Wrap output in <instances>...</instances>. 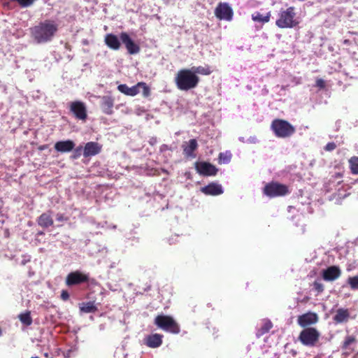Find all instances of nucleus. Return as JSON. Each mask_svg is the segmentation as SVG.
<instances>
[{"instance_id":"obj_2","label":"nucleus","mask_w":358,"mask_h":358,"mask_svg":"<svg viewBox=\"0 0 358 358\" xmlns=\"http://www.w3.org/2000/svg\"><path fill=\"white\" fill-rule=\"evenodd\" d=\"M175 82L179 90L187 91L198 85L199 78L197 75H194L189 69H184L177 73Z\"/></svg>"},{"instance_id":"obj_28","label":"nucleus","mask_w":358,"mask_h":358,"mask_svg":"<svg viewBox=\"0 0 358 358\" xmlns=\"http://www.w3.org/2000/svg\"><path fill=\"white\" fill-rule=\"evenodd\" d=\"M272 323L270 321H265L263 326L257 331V336L260 337L267 333L272 328Z\"/></svg>"},{"instance_id":"obj_17","label":"nucleus","mask_w":358,"mask_h":358,"mask_svg":"<svg viewBox=\"0 0 358 358\" xmlns=\"http://www.w3.org/2000/svg\"><path fill=\"white\" fill-rule=\"evenodd\" d=\"M201 191L206 195L217 196L223 193L221 185L212 182L201 189Z\"/></svg>"},{"instance_id":"obj_18","label":"nucleus","mask_w":358,"mask_h":358,"mask_svg":"<svg viewBox=\"0 0 358 358\" xmlns=\"http://www.w3.org/2000/svg\"><path fill=\"white\" fill-rule=\"evenodd\" d=\"M75 143L71 140L60 141L57 142L54 148L59 152H69L74 149Z\"/></svg>"},{"instance_id":"obj_31","label":"nucleus","mask_w":358,"mask_h":358,"mask_svg":"<svg viewBox=\"0 0 358 358\" xmlns=\"http://www.w3.org/2000/svg\"><path fill=\"white\" fill-rule=\"evenodd\" d=\"M19 317H20V320L22 322V323H23L27 326L31 324V323H32V320H31L29 313L21 314L19 316Z\"/></svg>"},{"instance_id":"obj_3","label":"nucleus","mask_w":358,"mask_h":358,"mask_svg":"<svg viewBox=\"0 0 358 358\" xmlns=\"http://www.w3.org/2000/svg\"><path fill=\"white\" fill-rule=\"evenodd\" d=\"M296 13L294 8L291 6L286 10H281L278 13V18L275 22L276 26L279 28H292L298 24L295 19Z\"/></svg>"},{"instance_id":"obj_42","label":"nucleus","mask_w":358,"mask_h":358,"mask_svg":"<svg viewBox=\"0 0 358 358\" xmlns=\"http://www.w3.org/2000/svg\"><path fill=\"white\" fill-rule=\"evenodd\" d=\"M44 356H45L46 358H49V355H48V353H47V352L44 354Z\"/></svg>"},{"instance_id":"obj_29","label":"nucleus","mask_w":358,"mask_h":358,"mask_svg":"<svg viewBox=\"0 0 358 358\" xmlns=\"http://www.w3.org/2000/svg\"><path fill=\"white\" fill-rule=\"evenodd\" d=\"M351 171L353 174H358V157H352L349 159Z\"/></svg>"},{"instance_id":"obj_21","label":"nucleus","mask_w":358,"mask_h":358,"mask_svg":"<svg viewBox=\"0 0 358 358\" xmlns=\"http://www.w3.org/2000/svg\"><path fill=\"white\" fill-rule=\"evenodd\" d=\"M38 224L39 226L47 228L53 224V220L50 212L41 214L38 218Z\"/></svg>"},{"instance_id":"obj_34","label":"nucleus","mask_w":358,"mask_h":358,"mask_svg":"<svg viewBox=\"0 0 358 358\" xmlns=\"http://www.w3.org/2000/svg\"><path fill=\"white\" fill-rule=\"evenodd\" d=\"M220 162L223 164H227L230 162L231 155L228 153H220Z\"/></svg>"},{"instance_id":"obj_44","label":"nucleus","mask_w":358,"mask_h":358,"mask_svg":"<svg viewBox=\"0 0 358 358\" xmlns=\"http://www.w3.org/2000/svg\"><path fill=\"white\" fill-rule=\"evenodd\" d=\"M31 358H38V357H31Z\"/></svg>"},{"instance_id":"obj_43","label":"nucleus","mask_w":358,"mask_h":358,"mask_svg":"<svg viewBox=\"0 0 358 358\" xmlns=\"http://www.w3.org/2000/svg\"><path fill=\"white\" fill-rule=\"evenodd\" d=\"M240 140H241V141H243V142L244 141H243V138H240Z\"/></svg>"},{"instance_id":"obj_30","label":"nucleus","mask_w":358,"mask_h":358,"mask_svg":"<svg viewBox=\"0 0 358 358\" xmlns=\"http://www.w3.org/2000/svg\"><path fill=\"white\" fill-rule=\"evenodd\" d=\"M356 342V339L353 336H348L343 344V349L348 350L350 348V346Z\"/></svg>"},{"instance_id":"obj_9","label":"nucleus","mask_w":358,"mask_h":358,"mask_svg":"<svg viewBox=\"0 0 358 358\" xmlns=\"http://www.w3.org/2000/svg\"><path fill=\"white\" fill-rule=\"evenodd\" d=\"M70 110L77 119L85 120L87 118V108L85 104L80 101H73L70 103Z\"/></svg>"},{"instance_id":"obj_25","label":"nucleus","mask_w":358,"mask_h":358,"mask_svg":"<svg viewBox=\"0 0 358 358\" xmlns=\"http://www.w3.org/2000/svg\"><path fill=\"white\" fill-rule=\"evenodd\" d=\"M271 13L268 12L265 16H263L260 13L255 12L252 15V19L255 22H259L262 23L268 22L270 20Z\"/></svg>"},{"instance_id":"obj_36","label":"nucleus","mask_w":358,"mask_h":358,"mask_svg":"<svg viewBox=\"0 0 358 358\" xmlns=\"http://www.w3.org/2000/svg\"><path fill=\"white\" fill-rule=\"evenodd\" d=\"M313 287L318 292H322L324 290V285L320 281H315L313 283Z\"/></svg>"},{"instance_id":"obj_38","label":"nucleus","mask_w":358,"mask_h":358,"mask_svg":"<svg viewBox=\"0 0 358 358\" xmlns=\"http://www.w3.org/2000/svg\"><path fill=\"white\" fill-rule=\"evenodd\" d=\"M56 220L59 222H64V221H67L68 220V217H65L63 214L62 213H58L56 215Z\"/></svg>"},{"instance_id":"obj_26","label":"nucleus","mask_w":358,"mask_h":358,"mask_svg":"<svg viewBox=\"0 0 358 358\" xmlns=\"http://www.w3.org/2000/svg\"><path fill=\"white\" fill-rule=\"evenodd\" d=\"M194 75L201 74V75H209L211 73L210 67L208 66H192L189 69Z\"/></svg>"},{"instance_id":"obj_24","label":"nucleus","mask_w":358,"mask_h":358,"mask_svg":"<svg viewBox=\"0 0 358 358\" xmlns=\"http://www.w3.org/2000/svg\"><path fill=\"white\" fill-rule=\"evenodd\" d=\"M117 89L122 93L129 96H135L137 94L140 93V90H138L137 85L131 87H129L125 84H122L118 85Z\"/></svg>"},{"instance_id":"obj_22","label":"nucleus","mask_w":358,"mask_h":358,"mask_svg":"<svg viewBox=\"0 0 358 358\" xmlns=\"http://www.w3.org/2000/svg\"><path fill=\"white\" fill-rule=\"evenodd\" d=\"M106 44L113 50H118L120 47V42L117 36L108 34L105 37Z\"/></svg>"},{"instance_id":"obj_1","label":"nucleus","mask_w":358,"mask_h":358,"mask_svg":"<svg viewBox=\"0 0 358 358\" xmlns=\"http://www.w3.org/2000/svg\"><path fill=\"white\" fill-rule=\"evenodd\" d=\"M58 30V24L52 20H46L30 29V34L34 43H48L54 38Z\"/></svg>"},{"instance_id":"obj_19","label":"nucleus","mask_w":358,"mask_h":358,"mask_svg":"<svg viewBox=\"0 0 358 358\" xmlns=\"http://www.w3.org/2000/svg\"><path fill=\"white\" fill-rule=\"evenodd\" d=\"M114 100L111 96H103L101 97V108L102 111L107 115L113 113Z\"/></svg>"},{"instance_id":"obj_14","label":"nucleus","mask_w":358,"mask_h":358,"mask_svg":"<svg viewBox=\"0 0 358 358\" xmlns=\"http://www.w3.org/2000/svg\"><path fill=\"white\" fill-rule=\"evenodd\" d=\"M341 275V271L338 266H331L322 271V278L325 281H334Z\"/></svg>"},{"instance_id":"obj_7","label":"nucleus","mask_w":358,"mask_h":358,"mask_svg":"<svg viewBox=\"0 0 358 358\" xmlns=\"http://www.w3.org/2000/svg\"><path fill=\"white\" fill-rule=\"evenodd\" d=\"M320 333L315 328H306L299 334V340L306 346H314L319 340Z\"/></svg>"},{"instance_id":"obj_12","label":"nucleus","mask_w":358,"mask_h":358,"mask_svg":"<svg viewBox=\"0 0 358 358\" xmlns=\"http://www.w3.org/2000/svg\"><path fill=\"white\" fill-rule=\"evenodd\" d=\"M120 40L125 45L128 52L131 55L137 54L140 48L136 45L126 32H122L120 36Z\"/></svg>"},{"instance_id":"obj_10","label":"nucleus","mask_w":358,"mask_h":358,"mask_svg":"<svg viewBox=\"0 0 358 358\" xmlns=\"http://www.w3.org/2000/svg\"><path fill=\"white\" fill-rule=\"evenodd\" d=\"M87 279L88 278L85 274L76 271L68 274L66 278V284L70 287L86 282Z\"/></svg>"},{"instance_id":"obj_35","label":"nucleus","mask_w":358,"mask_h":358,"mask_svg":"<svg viewBox=\"0 0 358 358\" xmlns=\"http://www.w3.org/2000/svg\"><path fill=\"white\" fill-rule=\"evenodd\" d=\"M82 152L83 153V148L82 146H78L74 149L72 157L73 159H77L80 157Z\"/></svg>"},{"instance_id":"obj_32","label":"nucleus","mask_w":358,"mask_h":358,"mask_svg":"<svg viewBox=\"0 0 358 358\" xmlns=\"http://www.w3.org/2000/svg\"><path fill=\"white\" fill-rule=\"evenodd\" d=\"M348 283L352 289H358V275L354 277H350L348 279Z\"/></svg>"},{"instance_id":"obj_40","label":"nucleus","mask_w":358,"mask_h":358,"mask_svg":"<svg viewBox=\"0 0 358 358\" xmlns=\"http://www.w3.org/2000/svg\"><path fill=\"white\" fill-rule=\"evenodd\" d=\"M316 86L322 89L325 87L324 81L322 79H317L316 80Z\"/></svg>"},{"instance_id":"obj_15","label":"nucleus","mask_w":358,"mask_h":358,"mask_svg":"<svg viewBox=\"0 0 358 358\" xmlns=\"http://www.w3.org/2000/svg\"><path fill=\"white\" fill-rule=\"evenodd\" d=\"M196 169L203 176H215L217 169L213 165L208 162H200L196 164Z\"/></svg>"},{"instance_id":"obj_41","label":"nucleus","mask_w":358,"mask_h":358,"mask_svg":"<svg viewBox=\"0 0 358 358\" xmlns=\"http://www.w3.org/2000/svg\"><path fill=\"white\" fill-rule=\"evenodd\" d=\"M248 141L250 143H255L257 142V138L255 137H250Z\"/></svg>"},{"instance_id":"obj_33","label":"nucleus","mask_w":358,"mask_h":358,"mask_svg":"<svg viewBox=\"0 0 358 358\" xmlns=\"http://www.w3.org/2000/svg\"><path fill=\"white\" fill-rule=\"evenodd\" d=\"M138 90L140 91L142 90V92L145 96H147L150 94V89L145 83H138L137 84Z\"/></svg>"},{"instance_id":"obj_5","label":"nucleus","mask_w":358,"mask_h":358,"mask_svg":"<svg viewBox=\"0 0 358 358\" xmlns=\"http://www.w3.org/2000/svg\"><path fill=\"white\" fill-rule=\"evenodd\" d=\"M155 324L164 331L173 334H178L180 327L176 321L168 315H158L155 319Z\"/></svg>"},{"instance_id":"obj_8","label":"nucleus","mask_w":358,"mask_h":358,"mask_svg":"<svg viewBox=\"0 0 358 358\" xmlns=\"http://www.w3.org/2000/svg\"><path fill=\"white\" fill-rule=\"evenodd\" d=\"M233 14L232 8L227 3H220L215 10V15L220 20L230 21Z\"/></svg>"},{"instance_id":"obj_20","label":"nucleus","mask_w":358,"mask_h":358,"mask_svg":"<svg viewBox=\"0 0 358 358\" xmlns=\"http://www.w3.org/2000/svg\"><path fill=\"white\" fill-rule=\"evenodd\" d=\"M198 144L195 139H191L182 145L184 154L187 157H194V150L197 148Z\"/></svg>"},{"instance_id":"obj_6","label":"nucleus","mask_w":358,"mask_h":358,"mask_svg":"<svg viewBox=\"0 0 358 358\" xmlns=\"http://www.w3.org/2000/svg\"><path fill=\"white\" fill-rule=\"evenodd\" d=\"M264 193L269 197L282 196L289 193L287 185L278 182H270L264 188Z\"/></svg>"},{"instance_id":"obj_4","label":"nucleus","mask_w":358,"mask_h":358,"mask_svg":"<svg viewBox=\"0 0 358 358\" xmlns=\"http://www.w3.org/2000/svg\"><path fill=\"white\" fill-rule=\"evenodd\" d=\"M271 128L276 136L286 138L295 132L294 127L288 122L282 120H275L271 124Z\"/></svg>"},{"instance_id":"obj_27","label":"nucleus","mask_w":358,"mask_h":358,"mask_svg":"<svg viewBox=\"0 0 358 358\" xmlns=\"http://www.w3.org/2000/svg\"><path fill=\"white\" fill-rule=\"evenodd\" d=\"M80 309L82 312L84 313H94L97 308L96 306L94 305V302H87V303H82L80 305Z\"/></svg>"},{"instance_id":"obj_16","label":"nucleus","mask_w":358,"mask_h":358,"mask_svg":"<svg viewBox=\"0 0 358 358\" xmlns=\"http://www.w3.org/2000/svg\"><path fill=\"white\" fill-rule=\"evenodd\" d=\"M163 336L159 334L148 335L144 338V343L149 348H157L162 344Z\"/></svg>"},{"instance_id":"obj_37","label":"nucleus","mask_w":358,"mask_h":358,"mask_svg":"<svg viewBox=\"0 0 358 358\" xmlns=\"http://www.w3.org/2000/svg\"><path fill=\"white\" fill-rule=\"evenodd\" d=\"M336 145L334 143L331 142L328 143L325 146V150L327 151H332L336 148Z\"/></svg>"},{"instance_id":"obj_11","label":"nucleus","mask_w":358,"mask_h":358,"mask_svg":"<svg viewBox=\"0 0 358 358\" xmlns=\"http://www.w3.org/2000/svg\"><path fill=\"white\" fill-rule=\"evenodd\" d=\"M318 322V316L316 313L308 312L299 316L297 322L301 327L315 324Z\"/></svg>"},{"instance_id":"obj_23","label":"nucleus","mask_w":358,"mask_h":358,"mask_svg":"<svg viewBox=\"0 0 358 358\" xmlns=\"http://www.w3.org/2000/svg\"><path fill=\"white\" fill-rule=\"evenodd\" d=\"M349 317L350 313L347 309L339 308L336 310V313L334 316V320L336 323H342L347 322Z\"/></svg>"},{"instance_id":"obj_13","label":"nucleus","mask_w":358,"mask_h":358,"mask_svg":"<svg viewBox=\"0 0 358 358\" xmlns=\"http://www.w3.org/2000/svg\"><path fill=\"white\" fill-rule=\"evenodd\" d=\"M102 145L96 142H88L83 147V156L85 157H90L94 156L101 152Z\"/></svg>"},{"instance_id":"obj_39","label":"nucleus","mask_w":358,"mask_h":358,"mask_svg":"<svg viewBox=\"0 0 358 358\" xmlns=\"http://www.w3.org/2000/svg\"><path fill=\"white\" fill-rule=\"evenodd\" d=\"M61 298L64 301H66L69 299V294L68 293V292L66 290H62V292L61 293Z\"/></svg>"}]
</instances>
